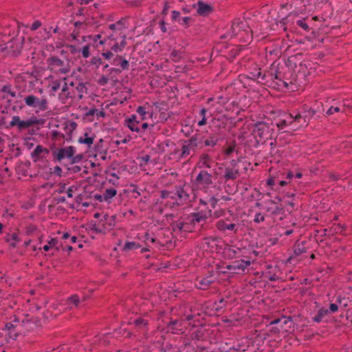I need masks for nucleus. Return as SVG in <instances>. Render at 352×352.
Returning a JSON list of instances; mask_svg holds the SVG:
<instances>
[{
	"label": "nucleus",
	"instance_id": "1",
	"mask_svg": "<svg viewBox=\"0 0 352 352\" xmlns=\"http://www.w3.org/2000/svg\"><path fill=\"white\" fill-rule=\"evenodd\" d=\"M67 138L63 133H52L53 142L50 145V150L54 162H60L65 159H71L76 153V148L73 146L63 147L65 140Z\"/></svg>",
	"mask_w": 352,
	"mask_h": 352
},
{
	"label": "nucleus",
	"instance_id": "2",
	"mask_svg": "<svg viewBox=\"0 0 352 352\" xmlns=\"http://www.w3.org/2000/svg\"><path fill=\"white\" fill-rule=\"evenodd\" d=\"M44 124L43 120H38L35 116L30 117L28 119H21L19 116H14L10 122V126H15L19 131L29 130L32 132L41 129V126Z\"/></svg>",
	"mask_w": 352,
	"mask_h": 352
},
{
	"label": "nucleus",
	"instance_id": "3",
	"mask_svg": "<svg viewBox=\"0 0 352 352\" xmlns=\"http://www.w3.org/2000/svg\"><path fill=\"white\" fill-rule=\"evenodd\" d=\"M270 326H271L270 332L272 334L287 333L294 331V322L292 316L286 317L283 316L280 318L272 320L270 322Z\"/></svg>",
	"mask_w": 352,
	"mask_h": 352
},
{
	"label": "nucleus",
	"instance_id": "4",
	"mask_svg": "<svg viewBox=\"0 0 352 352\" xmlns=\"http://www.w3.org/2000/svg\"><path fill=\"white\" fill-rule=\"evenodd\" d=\"M48 69L55 73L67 74L71 70L70 59L67 56L60 58L56 56H51L47 59Z\"/></svg>",
	"mask_w": 352,
	"mask_h": 352
},
{
	"label": "nucleus",
	"instance_id": "5",
	"mask_svg": "<svg viewBox=\"0 0 352 352\" xmlns=\"http://www.w3.org/2000/svg\"><path fill=\"white\" fill-rule=\"evenodd\" d=\"M315 113L316 111L310 108L308 110L303 109L295 116L293 115L294 124L291 129L296 131L300 128L307 126Z\"/></svg>",
	"mask_w": 352,
	"mask_h": 352
},
{
	"label": "nucleus",
	"instance_id": "6",
	"mask_svg": "<svg viewBox=\"0 0 352 352\" xmlns=\"http://www.w3.org/2000/svg\"><path fill=\"white\" fill-rule=\"evenodd\" d=\"M25 104L36 109V112L45 111L48 109V102L46 98H38L34 95H29L24 98Z\"/></svg>",
	"mask_w": 352,
	"mask_h": 352
},
{
	"label": "nucleus",
	"instance_id": "7",
	"mask_svg": "<svg viewBox=\"0 0 352 352\" xmlns=\"http://www.w3.org/2000/svg\"><path fill=\"white\" fill-rule=\"evenodd\" d=\"M24 38H13L10 40L3 49L7 50V52L11 56H16L20 53L23 47Z\"/></svg>",
	"mask_w": 352,
	"mask_h": 352
},
{
	"label": "nucleus",
	"instance_id": "8",
	"mask_svg": "<svg viewBox=\"0 0 352 352\" xmlns=\"http://www.w3.org/2000/svg\"><path fill=\"white\" fill-rule=\"evenodd\" d=\"M250 261H245L244 260L235 261L232 262V264L228 265L225 267L226 271H225L224 272H226L227 271H230L232 273L234 274H239L241 272H244L245 268L248 265H250Z\"/></svg>",
	"mask_w": 352,
	"mask_h": 352
},
{
	"label": "nucleus",
	"instance_id": "9",
	"mask_svg": "<svg viewBox=\"0 0 352 352\" xmlns=\"http://www.w3.org/2000/svg\"><path fill=\"white\" fill-rule=\"evenodd\" d=\"M197 138L192 137L188 141H185L184 144L182 146V152L180 157L184 158L190 154V151H195V148L197 146Z\"/></svg>",
	"mask_w": 352,
	"mask_h": 352
},
{
	"label": "nucleus",
	"instance_id": "10",
	"mask_svg": "<svg viewBox=\"0 0 352 352\" xmlns=\"http://www.w3.org/2000/svg\"><path fill=\"white\" fill-rule=\"evenodd\" d=\"M195 182L197 184L211 185L212 184V175L206 170H201L196 177Z\"/></svg>",
	"mask_w": 352,
	"mask_h": 352
},
{
	"label": "nucleus",
	"instance_id": "11",
	"mask_svg": "<svg viewBox=\"0 0 352 352\" xmlns=\"http://www.w3.org/2000/svg\"><path fill=\"white\" fill-rule=\"evenodd\" d=\"M19 327L20 324H15L10 322L6 324L3 331L8 332V335L10 339L15 340L19 335Z\"/></svg>",
	"mask_w": 352,
	"mask_h": 352
},
{
	"label": "nucleus",
	"instance_id": "12",
	"mask_svg": "<svg viewBox=\"0 0 352 352\" xmlns=\"http://www.w3.org/2000/svg\"><path fill=\"white\" fill-rule=\"evenodd\" d=\"M217 228L223 232L229 231H234V233L237 232L238 226L235 223H228L226 221L221 219L216 223Z\"/></svg>",
	"mask_w": 352,
	"mask_h": 352
},
{
	"label": "nucleus",
	"instance_id": "13",
	"mask_svg": "<svg viewBox=\"0 0 352 352\" xmlns=\"http://www.w3.org/2000/svg\"><path fill=\"white\" fill-rule=\"evenodd\" d=\"M140 121L138 120L136 116L133 115L131 118L125 119L124 125L131 131L139 132L140 130Z\"/></svg>",
	"mask_w": 352,
	"mask_h": 352
},
{
	"label": "nucleus",
	"instance_id": "14",
	"mask_svg": "<svg viewBox=\"0 0 352 352\" xmlns=\"http://www.w3.org/2000/svg\"><path fill=\"white\" fill-rule=\"evenodd\" d=\"M236 146L237 142L235 138L233 139L227 140L223 153L228 157L230 156L234 151L238 153V150L236 149Z\"/></svg>",
	"mask_w": 352,
	"mask_h": 352
},
{
	"label": "nucleus",
	"instance_id": "15",
	"mask_svg": "<svg viewBox=\"0 0 352 352\" xmlns=\"http://www.w3.org/2000/svg\"><path fill=\"white\" fill-rule=\"evenodd\" d=\"M329 316V311L324 307L320 308L317 314L312 317V320L314 322L320 323L323 321L327 322V318Z\"/></svg>",
	"mask_w": 352,
	"mask_h": 352
},
{
	"label": "nucleus",
	"instance_id": "16",
	"mask_svg": "<svg viewBox=\"0 0 352 352\" xmlns=\"http://www.w3.org/2000/svg\"><path fill=\"white\" fill-rule=\"evenodd\" d=\"M211 210L208 211V214H210ZM192 223H201V226L206 223L207 219L210 216V214H207L206 213L203 214L202 212H193L192 213Z\"/></svg>",
	"mask_w": 352,
	"mask_h": 352
},
{
	"label": "nucleus",
	"instance_id": "17",
	"mask_svg": "<svg viewBox=\"0 0 352 352\" xmlns=\"http://www.w3.org/2000/svg\"><path fill=\"white\" fill-rule=\"evenodd\" d=\"M197 13L201 16H208L212 12V8L202 1L197 2Z\"/></svg>",
	"mask_w": 352,
	"mask_h": 352
},
{
	"label": "nucleus",
	"instance_id": "18",
	"mask_svg": "<svg viewBox=\"0 0 352 352\" xmlns=\"http://www.w3.org/2000/svg\"><path fill=\"white\" fill-rule=\"evenodd\" d=\"M75 98V91L74 90H72V91H69L67 87V84L65 82L62 91L59 94V98L62 101L63 103H66V101L69 98Z\"/></svg>",
	"mask_w": 352,
	"mask_h": 352
},
{
	"label": "nucleus",
	"instance_id": "19",
	"mask_svg": "<svg viewBox=\"0 0 352 352\" xmlns=\"http://www.w3.org/2000/svg\"><path fill=\"white\" fill-rule=\"evenodd\" d=\"M239 176V171L238 169L226 167L225 168V174L223 175L224 179L228 181L230 179H236Z\"/></svg>",
	"mask_w": 352,
	"mask_h": 352
},
{
	"label": "nucleus",
	"instance_id": "20",
	"mask_svg": "<svg viewBox=\"0 0 352 352\" xmlns=\"http://www.w3.org/2000/svg\"><path fill=\"white\" fill-rule=\"evenodd\" d=\"M246 27L247 23L245 21L236 19L233 22L231 27L232 34L234 35H237L241 30H245Z\"/></svg>",
	"mask_w": 352,
	"mask_h": 352
},
{
	"label": "nucleus",
	"instance_id": "21",
	"mask_svg": "<svg viewBox=\"0 0 352 352\" xmlns=\"http://www.w3.org/2000/svg\"><path fill=\"white\" fill-rule=\"evenodd\" d=\"M214 283V278L212 275L203 278L200 280H197V287L199 289H207L212 283Z\"/></svg>",
	"mask_w": 352,
	"mask_h": 352
},
{
	"label": "nucleus",
	"instance_id": "22",
	"mask_svg": "<svg viewBox=\"0 0 352 352\" xmlns=\"http://www.w3.org/2000/svg\"><path fill=\"white\" fill-rule=\"evenodd\" d=\"M105 115V112L103 111L98 110L97 109H91L85 114V119L92 120V118L94 116H96L97 118L104 117Z\"/></svg>",
	"mask_w": 352,
	"mask_h": 352
},
{
	"label": "nucleus",
	"instance_id": "23",
	"mask_svg": "<svg viewBox=\"0 0 352 352\" xmlns=\"http://www.w3.org/2000/svg\"><path fill=\"white\" fill-rule=\"evenodd\" d=\"M38 320L34 318H30L23 320L20 326H23L28 331L33 330L34 327L37 326Z\"/></svg>",
	"mask_w": 352,
	"mask_h": 352
},
{
	"label": "nucleus",
	"instance_id": "24",
	"mask_svg": "<svg viewBox=\"0 0 352 352\" xmlns=\"http://www.w3.org/2000/svg\"><path fill=\"white\" fill-rule=\"evenodd\" d=\"M175 195H177V198L181 202L186 201L188 199V194L184 190L182 186H176Z\"/></svg>",
	"mask_w": 352,
	"mask_h": 352
},
{
	"label": "nucleus",
	"instance_id": "25",
	"mask_svg": "<svg viewBox=\"0 0 352 352\" xmlns=\"http://www.w3.org/2000/svg\"><path fill=\"white\" fill-rule=\"evenodd\" d=\"M306 242L302 241L300 243H296L294 245V254L296 256L301 255L303 253L307 252V248L306 247Z\"/></svg>",
	"mask_w": 352,
	"mask_h": 352
},
{
	"label": "nucleus",
	"instance_id": "26",
	"mask_svg": "<svg viewBox=\"0 0 352 352\" xmlns=\"http://www.w3.org/2000/svg\"><path fill=\"white\" fill-rule=\"evenodd\" d=\"M294 124V120H293V115L289 114L286 117V118L280 120L278 122L276 123L277 127L280 129H283V127L292 125L293 126Z\"/></svg>",
	"mask_w": 352,
	"mask_h": 352
},
{
	"label": "nucleus",
	"instance_id": "27",
	"mask_svg": "<svg viewBox=\"0 0 352 352\" xmlns=\"http://www.w3.org/2000/svg\"><path fill=\"white\" fill-rule=\"evenodd\" d=\"M212 160L208 154H202L200 156L199 162H198V166L199 168H210V162Z\"/></svg>",
	"mask_w": 352,
	"mask_h": 352
},
{
	"label": "nucleus",
	"instance_id": "28",
	"mask_svg": "<svg viewBox=\"0 0 352 352\" xmlns=\"http://www.w3.org/2000/svg\"><path fill=\"white\" fill-rule=\"evenodd\" d=\"M31 156H32V158L33 159L34 162H37L40 159L43 158L44 154H43V153H42V146L37 145L36 148L31 153Z\"/></svg>",
	"mask_w": 352,
	"mask_h": 352
},
{
	"label": "nucleus",
	"instance_id": "29",
	"mask_svg": "<svg viewBox=\"0 0 352 352\" xmlns=\"http://www.w3.org/2000/svg\"><path fill=\"white\" fill-rule=\"evenodd\" d=\"M186 226H188L187 223L183 221H175L172 224L173 230L174 232H187Z\"/></svg>",
	"mask_w": 352,
	"mask_h": 352
},
{
	"label": "nucleus",
	"instance_id": "30",
	"mask_svg": "<svg viewBox=\"0 0 352 352\" xmlns=\"http://www.w3.org/2000/svg\"><path fill=\"white\" fill-rule=\"evenodd\" d=\"M87 88L85 85L82 82H79L75 87L74 91L78 92V99L81 100L83 97V94L87 93Z\"/></svg>",
	"mask_w": 352,
	"mask_h": 352
},
{
	"label": "nucleus",
	"instance_id": "31",
	"mask_svg": "<svg viewBox=\"0 0 352 352\" xmlns=\"http://www.w3.org/2000/svg\"><path fill=\"white\" fill-rule=\"evenodd\" d=\"M270 131V126L264 122H260L256 124L252 132H268Z\"/></svg>",
	"mask_w": 352,
	"mask_h": 352
},
{
	"label": "nucleus",
	"instance_id": "32",
	"mask_svg": "<svg viewBox=\"0 0 352 352\" xmlns=\"http://www.w3.org/2000/svg\"><path fill=\"white\" fill-rule=\"evenodd\" d=\"M183 51L173 49L170 52V58L175 63L179 62L183 57Z\"/></svg>",
	"mask_w": 352,
	"mask_h": 352
},
{
	"label": "nucleus",
	"instance_id": "33",
	"mask_svg": "<svg viewBox=\"0 0 352 352\" xmlns=\"http://www.w3.org/2000/svg\"><path fill=\"white\" fill-rule=\"evenodd\" d=\"M94 138L88 137V133H85V135L78 138V142L87 145V148H89L93 144Z\"/></svg>",
	"mask_w": 352,
	"mask_h": 352
},
{
	"label": "nucleus",
	"instance_id": "34",
	"mask_svg": "<svg viewBox=\"0 0 352 352\" xmlns=\"http://www.w3.org/2000/svg\"><path fill=\"white\" fill-rule=\"evenodd\" d=\"M117 194V190L114 188L107 189L104 192V199L108 201L112 197H115Z\"/></svg>",
	"mask_w": 352,
	"mask_h": 352
},
{
	"label": "nucleus",
	"instance_id": "35",
	"mask_svg": "<svg viewBox=\"0 0 352 352\" xmlns=\"http://www.w3.org/2000/svg\"><path fill=\"white\" fill-rule=\"evenodd\" d=\"M270 74V76L272 77V80H276L277 82H280L283 80V78H284L285 77V75L283 74L282 72L281 71H276L275 73H273L272 72H271L270 73L269 72Z\"/></svg>",
	"mask_w": 352,
	"mask_h": 352
},
{
	"label": "nucleus",
	"instance_id": "36",
	"mask_svg": "<svg viewBox=\"0 0 352 352\" xmlns=\"http://www.w3.org/2000/svg\"><path fill=\"white\" fill-rule=\"evenodd\" d=\"M226 304L227 301L223 298H221L219 301L214 302L213 307L217 311H219L226 307Z\"/></svg>",
	"mask_w": 352,
	"mask_h": 352
},
{
	"label": "nucleus",
	"instance_id": "37",
	"mask_svg": "<svg viewBox=\"0 0 352 352\" xmlns=\"http://www.w3.org/2000/svg\"><path fill=\"white\" fill-rule=\"evenodd\" d=\"M151 157L148 155H144L137 157V161L140 166H146L150 161Z\"/></svg>",
	"mask_w": 352,
	"mask_h": 352
},
{
	"label": "nucleus",
	"instance_id": "38",
	"mask_svg": "<svg viewBox=\"0 0 352 352\" xmlns=\"http://www.w3.org/2000/svg\"><path fill=\"white\" fill-rule=\"evenodd\" d=\"M147 108H148V107L140 106L138 107L136 110V112L139 114L142 120L146 118V116L148 113V112L146 111Z\"/></svg>",
	"mask_w": 352,
	"mask_h": 352
},
{
	"label": "nucleus",
	"instance_id": "39",
	"mask_svg": "<svg viewBox=\"0 0 352 352\" xmlns=\"http://www.w3.org/2000/svg\"><path fill=\"white\" fill-rule=\"evenodd\" d=\"M140 248V245L135 243V242H129V241H126L125 243V245L123 248V250H125V251H128V250H133V249H137V248Z\"/></svg>",
	"mask_w": 352,
	"mask_h": 352
},
{
	"label": "nucleus",
	"instance_id": "40",
	"mask_svg": "<svg viewBox=\"0 0 352 352\" xmlns=\"http://www.w3.org/2000/svg\"><path fill=\"white\" fill-rule=\"evenodd\" d=\"M296 24L306 32L310 30L309 25L306 22L305 19L297 20Z\"/></svg>",
	"mask_w": 352,
	"mask_h": 352
},
{
	"label": "nucleus",
	"instance_id": "41",
	"mask_svg": "<svg viewBox=\"0 0 352 352\" xmlns=\"http://www.w3.org/2000/svg\"><path fill=\"white\" fill-rule=\"evenodd\" d=\"M285 212V208L282 206V205L276 206L273 210L272 211V214L277 216V215H283Z\"/></svg>",
	"mask_w": 352,
	"mask_h": 352
},
{
	"label": "nucleus",
	"instance_id": "42",
	"mask_svg": "<svg viewBox=\"0 0 352 352\" xmlns=\"http://www.w3.org/2000/svg\"><path fill=\"white\" fill-rule=\"evenodd\" d=\"M115 219H116V216H114V215L109 217V215L105 214L104 216V219H101V221H108L107 223H108L109 227L111 228L115 226Z\"/></svg>",
	"mask_w": 352,
	"mask_h": 352
},
{
	"label": "nucleus",
	"instance_id": "43",
	"mask_svg": "<svg viewBox=\"0 0 352 352\" xmlns=\"http://www.w3.org/2000/svg\"><path fill=\"white\" fill-rule=\"evenodd\" d=\"M1 91L4 93H7L10 94L12 97L14 98L16 96V92L12 91L11 89V85H4L1 88Z\"/></svg>",
	"mask_w": 352,
	"mask_h": 352
},
{
	"label": "nucleus",
	"instance_id": "44",
	"mask_svg": "<svg viewBox=\"0 0 352 352\" xmlns=\"http://www.w3.org/2000/svg\"><path fill=\"white\" fill-rule=\"evenodd\" d=\"M83 159V155L82 153L78 154L76 155H73L72 157H71V164L73 165L74 164L80 162Z\"/></svg>",
	"mask_w": 352,
	"mask_h": 352
},
{
	"label": "nucleus",
	"instance_id": "45",
	"mask_svg": "<svg viewBox=\"0 0 352 352\" xmlns=\"http://www.w3.org/2000/svg\"><path fill=\"white\" fill-rule=\"evenodd\" d=\"M68 302L74 304L76 307L78 305L80 302L79 298L77 295H72L67 299Z\"/></svg>",
	"mask_w": 352,
	"mask_h": 352
},
{
	"label": "nucleus",
	"instance_id": "46",
	"mask_svg": "<svg viewBox=\"0 0 352 352\" xmlns=\"http://www.w3.org/2000/svg\"><path fill=\"white\" fill-rule=\"evenodd\" d=\"M207 110L206 109H202L200 111V114L202 116V119L198 122L199 126H202L206 123V113Z\"/></svg>",
	"mask_w": 352,
	"mask_h": 352
},
{
	"label": "nucleus",
	"instance_id": "47",
	"mask_svg": "<svg viewBox=\"0 0 352 352\" xmlns=\"http://www.w3.org/2000/svg\"><path fill=\"white\" fill-rule=\"evenodd\" d=\"M191 18L188 16L184 17L181 19V21H179V23L184 26V28H187L190 25V21H191Z\"/></svg>",
	"mask_w": 352,
	"mask_h": 352
},
{
	"label": "nucleus",
	"instance_id": "48",
	"mask_svg": "<svg viewBox=\"0 0 352 352\" xmlns=\"http://www.w3.org/2000/svg\"><path fill=\"white\" fill-rule=\"evenodd\" d=\"M119 65L123 70H128L129 68V61L122 56Z\"/></svg>",
	"mask_w": 352,
	"mask_h": 352
},
{
	"label": "nucleus",
	"instance_id": "49",
	"mask_svg": "<svg viewBox=\"0 0 352 352\" xmlns=\"http://www.w3.org/2000/svg\"><path fill=\"white\" fill-rule=\"evenodd\" d=\"M179 322V321L178 320H171L168 322V327L169 328V329L170 331H172L173 332L177 329V328L175 327Z\"/></svg>",
	"mask_w": 352,
	"mask_h": 352
},
{
	"label": "nucleus",
	"instance_id": "50",
	"mask_svg": "<svg viewBox=\"0 0 352 352\" xmlns=\"http://www.w3.org/2000/svg\"><path fill=\"white\" fill-rule=\"evenodd\" d=\"M72 173H77L81 172L82 167L78 165H74L67 168Z\"/></svg>",
	"mask_w": 352,
	"mask_h": 352
},
{
	"label": "nucleus",
	"instance_id": "51",
	"mask_svg": "<svg viewBox=\"0 0 352 352\" xmlns=\"http://www.w3.org/2000/svg\"><path fill=\"white\" fill-rule=\"evenodd\" d=\"M265 221V216L263 215L261 213L258 212L255 214L254 221L255 223H259L261 222H263Z\"/></svg>",
	"mask_w": 352,
	"mask_h": 352
},
{
	"label": "nucleus",
	"instance_id": "52",
	"mask_svg": "<svg viewBox=\"0 0 352 352\" xmlns=\"http://www.w3.org/2000/svg\"><path fill=\"white\" fill-rule=\"evenodd\" d=\"M89 46L88 45H85L82 50V54L84 58H87L90 56Z\"/></svg>",
	"mask_w": 352,
	"mask_h": 352
},
{
	"label": "nucleus",
	"instance_id": "53",
	"mask_svg": "<svg viewBox=\"0 0 352 352\" xmlns=\"http://www.w3.org/2000/svg\"><path fill=\"white\" fill-rule=\"evenodd\" d=\"M287 80H288V79L286 78L285 76L280 82H276V84L278 86L283 85L285 88H289V84L292 83V81L287 82Z\"/></svg>",
	"mask_w": 352,
	"mask_h": 352
},
{
	"label": "nucleus",
	"instance_id": "54",
	"mask_svg": "<svg viewBox=\"0 0 352 352\" xmlns=\"http://www.w3.org/2000/svg\"><path fill=\"white\" fill-rule=\"evenodd\" d=\"M134 324L136 325V326H138V327H141V326H145L147 324V322L142 319V318H138L136 319L135 321H134Z\"/></svg>",
	"mask_w": 352,
	"mask_h": 352
},
{
	"label": "nucleus",
	"instance_id": "55",
	"mask_svg": "<svg viewBox=\"0 0 352 352\" xmlns=\"http://www.w3.org/2000/svg\"><path fill=\"white\" fill-rule=\"evenodd\" d=\"M109 82V78H107L106 76H102L98 80V83L100 84V85H105L108 83Z\"/></svg>",
	"mask_w": 352,
	"mask_h": 352
},
{
	"label": "nucleus",
	"instance_id": "56",
	"mask_svg": "<svg viewBox=\"0 0 352 352\" xmlns=\"http://www.w3.org/2000/svg\"><path fill=\"white\" fill-rule=\"evenodd\" d=\"M122 56L116 55L115 57L113 58V60L111 63L114 65H119Z\"/></svg>",
	"mask_w": 352,
	"mask_h": 352
},
{
	"label": "nucleus",
	"instance_id": "57",
	"mask_svg": "<svg viewBox=\"0 0 352 352\" xmlns=\"http://www.w3.org/2000/svg\"><path fill=\"white\" fill-rule=\"evenodd\" d=\"M340 108L336 107H331L326 112V113L327 115H331L333 114V113L335 112H339L340 111Z\"/></svg>",
	"mask_w": 352,
	"mask_h": 352
},
{
	"label": "nucleus",
	"instance_id": "58",
	"mask_svg": "<svg viewBox=\"0 0 352 352\" xmlns=\"http://www.w3.org/2000/svg\"><path fill=\"white\" fill-rule=\"evenodd\" d=\"M252 74L253 75V76L254 78H261L263 80H265V78L266 77V74H263L261 71H258V72H256L255 74L252 73Z\"/></svg>",
	"mask_w": 352,
	"mask_h": 352
},
{
	"label": "nucleus",
	"instance_id": "59",
	"mask_svg": "<svg viewBox=\"0 0 352 352\" xmlns=\"http://www.w3.org/2000/svg\"><path fill=\"white\" fill-rule=\"evenodd\" d=\"M41 26V23L39 21H36L32 24L30 29L32 30H36L38 28H39Z\"/></svg>",
	"mask_w": 352,
	"mask_h": 352
},
{
	"label": "nucleus",
	"instance_id": "60",
	"mask_svg": "<svg viewBox=\"0 0 352 352\" xmlns=\"http://www.w3.org/2000/svg\"><path fill=\"white\" fill-rule=\"evenodd\" d=\"M338 309V306L337 304L336 303H331L330 305H329V309H328L329 311V314L331 312H336L337 311Z\"/></svg>",
	"mask_w": 352,
	"mask_h": 352
},
{
	"label": "nucleus",
	"instance_id": "61",
	"mask_svg": "<svg viewBox=\"0 0 352 352\" xmlns=\"http://www.w3.org/2000/svg\"><path fill=\"white\" fill-rule=\"evenodd\" d=\"M60 87V82L58 80H56L53 82L52 90L53 91H56Z\"/></svg>",
	"mask_w": 352,
	"mask_h": 352
},
{
	"label": "nucleus",
	"instance_id": "62",
	"mask_svg": "<svg viewBox=\"0 0 352 352\" xmlns=\"http://www.w3.org/2000/svg\"><path fill=\"white\" fill-rule=\"evenodd\" d=\"M102 55L107 60H110L112 58H113V54L112 52L110 51L107 52H104L102 54Z\"/></svg>",
	"mask_w": 352,
	"mask_h": 352
},
{
	"label": "nucleus",
	"instance_id": "63",
	"mask_svg": "<svg viewBox=\"0 0 352 352\" xmlns=\"http://www.w3.org/2000/svg\"><path fill=\"white\" fill-rule=\"evenodd\" d=\"M217 141V140H214L212 139H211V140H205L204 143H205L206 146H213L216 145Z\"/></svg>",
	"mask_w": 352,
	"mask_h": 352
},
{
	"label": "nucleus",
	"instance_id": "64",
	"mask_svg": "<svg viewBox=\"0 0 352 352\" xmlns=\"http://www.w3.org/2000/svg\"><path fill=\"white\" fill-rule=\"evenodd\" d=\"M218 199L214 197H211L210 199H209V203L210 204L212 208H214L215 206H216V204H217L218 202Z\"/></svg>",
	"mask_w": 352,
	"mask_h": 352
}]
</instances>
